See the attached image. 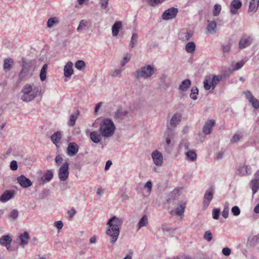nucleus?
Returning a JSON list of instances; mask_svg holds the SVG:
<instances>
[{
	"label": "nucleus",
	"mask_w": 259,
	"mask_h": 259,
	"mask_svg": "<svg viewBox=\"0 0 259 259\" xmlns=\"http://www.w3.org/2000/svg\"><path fill=\"white\" fill-rule=\"evenodd\" d=\"M123 223L121 218L113 216L107 223L108 228L106 230V235L110 238V243L113 245L117 241L120 233V227Z\"/></svg>",
	"instance_id": "obj_1"
},
{
	"label": "nucleus",
	"mask_w": 259,
	"mask_h": 259,
	"mask_svg": "<svg viewBox=\"0 0 259 259\" xmlns=\"http://www.w3.org/2000/svg\"><path fill=\"white\" fill-rule=\"evenodd\" d=\"M41 87L33 83H27L22 88L21 99L25 102H29L38 96Z\"/></svg>",
	"instance_id": "obj_2"
},
{
	"label": "nucleus",
	"mask_w": 259,
	"mask_h": 259,
	"mask_svg": "<svg viewBox=\"0 0 259 259\" xmlns=\"http://www.w3.org/2000/svg\"><path fill=\"white\" fill-rule=\"evenodd\" d=\"M175 137V132L167 126V130L164 134L163 141L160 144V149L168 154L170 153L174 149Z\"/></svg>",
	"instance_id": "obj_3"
},
{
	"label": "nucleus",
	"mask_w": 259,
	"mask_h": 259,
	"mask_svg": "<svg viewBox=\"0 0 259 259\" xmlns=\"http://www.w3.org/2000/svg\"><path fill=\"white\" fill-rule=\"evenodd\" d=\"M99 130L103 137L108 138L114 135L115 126L111 119L106 118L103 120Z\"/></svg>",
	"instance_id": "obj_4"
},
{
	"label": "nucleus",
	"mask_w": 259,
	"mask_h": 259,
	"mask_svg": "<svg viewBox=\"0 0 259 259\" xmlns=\"http://www.w3.org/2000/svg\"><path fill=\"white\" fill-rule=\"evenodd\" d=\"M156 71L154 67L151 65H145L134 73L135 77L139 79L140 78L148 79L150 78Z\"/></svg>",
	"instance_id": "obj_5"
},
{
	"label": "nucleus",
	"mask_w": 259,
	"mask_h": 259,
	"mask_svg": "<svg viewBox=\"0 0 259 259\" xmlns=\"http://www.w3.org/2000/svg\"><path fill=\"white\" fill-rule=\"evenodd\" d=\"M35 69V64L34 61L23 60L22 69L19 75V78L21 79H23V78L31 76Z\"/></svg>",
	"instance_id": "obj_6"
},
{
	"label": "nucleus",
	"mask_w": 259,
	"mask_h": 259,
	"mask_svg": "<svg viewBox=\"0 0 259 259\" xmlns=\"http://www.w3.org/2000/svg\"><path fill=\"white\" fill-rule=\"evenodd\" d=\"M69 163L65 162L58 170V176L61 181H66L69 176Z\"/></svg>",
	"instance_id": "obj_7"
},
{
	"label": "nucleus",
	"mask_w": 259,
	"mask_h": 259,
	"mask_svg": "<svg viewBox=\"0 0 259 259\" xmlns=\"http://www.w3.org/2000/svg\"><path fill=\"white\" fill-rule=\"evenodd\" d=\"M214 192L215 189L213 186L210 187L208 189L206 190L203 200V204L204 207L206 208L208 207L209 203L213 198Z\"/></svg>",
	"instance_id": "obj_8"
},
{
	"label": "nucleus",
	"mask_w": 259,
	"mask_h": 259,
	"mask_svg": "<svg viewBox=\"0 0 259 259\" xmlns=\"http://www.w3.org/2000/svg\"><path fill=\"white\" fill-rule=\"evenodd\" d=\"M178 13V9L176 8L172 7L165 10L163 13L161 18L165 20L172 19L176 18Z\"/></svg>",
	"instance_id": "obj_9"
},
{
	"label": "nucleus",
	"mask_w": 259,
	"mask_h": 259,
	"mask_svg": "<svg viewBox=\"0 0 259 259\" xmlns=\"http://www.w3.org/2000/svg\"><path fill=\"white\" fill-rule=\"evenodd\" d=\"M151 157L156 165H162L163 163V156L161 152L157 150H155L152 152Z\"/></svg>",
	"instance_id": "obj_10"
},
{
	"label": "nucleus",
	"mask_w": 259,
	"mask_h": 259,
	"mask_svg": "<svg viewBox=\"0 0 259 259\" xmlns=\"http://www.w3.org/2000/svg\"><path fill=\"white\" fill-rule=\"evenodd\" d=\"M79 147L76 143H69L67 148V153L70 156L75 155L78 152Z\"/></svg>",
	"instance_id": "obj_11"
},
{
	"label": "nucleus",
	"mask_w": 259,
	"mask_h": 259,
	"mask_svg": "<svg viewBox=\"0 0 259 259\" xmlns=\"http://www.w3.org/2000/svg\"><path fill=\"white\" fill-rule=\"evenodd\" d=\"M252 41V38L248 36H243L239 42V48L240 49H244L249 46Z\"/></svg>",
	"instance_id": "obj_12"
},
{
	"label": "nucleus",
	"mask_w": 259,
	"mask_h": 259,
	"mask_svg": "<svg viewBox=\"0 0 259 259\" xmlns=\"http://www.w3.org/2000/svg\"><path fill=\"white\" fill-rule=\"evenodd\" d=\"M237 171L241 176L250 175L251 174V168L245 164H240L237 169Z\"/></svg>",
	"instance_id": "obj_13"
},
{
	"label": "nucleus",
	"mask_w": 259,
	"mask_h": 259,
	"mask_svg": "<svg viewBox=\"0 0 259 259\" xmlns=\"http://www.w3.org/2000/svg\"><path fill=\"white\" fill-rule=\"evenodd\" d=\"M170 84V82L167 81L166 75H162L158 83L160 90L161 91H165L169 88Z\"/></svg>",
	"instance_id": "obj_14"
},
{
	"label": "nucleus",
	"mask_w": 259,
	"mask_h": 259,
	"mask_svg": "<svg viewBox=\"0 0 259 259\" xmlns=\"http://www.w3.org/2000/svg\"><path fill=\"white\" fill-rule=\"evenodd\" d=\"M242 6V3L239 0H233L230 4V13L232 15L237 13L238 10Z\"/></svg>",
	"instance_id": "obj_15"
},
{
	"label": "nucleus",
	"mask_w": 259,
	"mask_h": 259,
	"mask_svg": "<svg viewBox=\"0 0 259 259\" xmlns=\"http://www.w3.org/2000/svg\"><path fill=\"white\" fill-rule=\"evenodd\" d=\"M182 119V115L179 113H176L171 117L169 124L171 127H176L181 122Z\"/></svg>",
	"instance_id": "obj_16"
},
{
	"label": "nucleus",
	"mask_w": 259,
	"mask_h": 259,
	"mask_svg": "<svg viewBox=\"0 0 259 259\" xmlns=\"http://www.w3.org/2000/svg\"><path fill=\"white\" fill-rule=\"evenodd\" d=\"M215 124L214 120H208L205 123L203 127V132L205 135H209L211 132V129Z\"/></svg>",
	"instance_id": "obj_17"
},
{
	"label": "nucleus",
	"mask_w": 259,
	"mask_h": 259,
	"mask_svg": "<svg viewBox=\"0 0 259 259\" xmlns=\"http://www.w3.org/2000/svg\"><path fill=\"white\" fill-rule=\"evenodd\" d=\"M17 181L18 183L24 188H27L32 185L31 181L23 175L18 177Z\"/></svg>",
	"instance_id": "obj_18"
},
{
	"label": "nucleus",
	"mask_w": 259,
	"mask_h": 259,
	"mask_svg": "<svg viewBox=\"0 0 259 259\" xmlns=\"http://www.w3.org/2000/svg\"><path fill=\"white\" fill-rule=\"evenodd\" d=\"M186 203L185 201H179L177 204V207L175 211V214L178 216H182L184 214Z\"/></svg>",
	"instance_id": "obj_19"
},
{
	"label": "nucleus",
	"mask_w": 259,
	"mask_h": 259,
	"mask_svg": "<svg viewBox=\"0 0 259 259\" xmlns=\"http://www.w3.org/2000/svg\"><path fill=\"white\" fill-rule=\"evenodd\" d=\"M73 63L68 62L64 68V74L66 77H70L73 73Z\"/></svg>",
	"instance_id": "obj_20"
},
{
	"label": "nucleus",
	"mask_w": 259,
	"mask_h": 259,
	"mask_svg": "<svg viewBox=\"0 0 259 259\" xmlns=\"http://www.w3.org/2000/svg\"><path fill=\"white\" fill-rule=\"evenodd\" d=\"M53 177V174L51 170H48L44 175V178H41L39 180V184L43 185L50 182Z\"/></svg>",
	"instance_id": "obj_21"
},
{
	"label": "nucleus",
	"mask_w": 259,
	"mask_h": 259,
	"mask_svg": "<svg viewBox=\"0 0 259 259\" xmlns=\"http://www.w3.org/2000/svg\"><path fill=\"white\" fill-rule=\"evenodd\" d=\"M127 112L125 110L118 109L114 114V118L117 120H122L126 116Z\"/></svg>",
	"instance_id": "obj_22"
},
{
	"label": "nucleus",
	"mask_w": 259,
	"mask_h": 259,
	"mask_svg": "<svg viewBox=\"0 0 259 259\" xmlns=\"http://www.w3.org/2000/svg\"><path fill=\"white\" fill-rule=\"evenodd\" d=\"M13 196L14 194L11 191L6 190L0 196V201L6 202L13 198Z\"/></svg>",
	"instance_id": "obj_23"
},
{
	"label": "nucleus",
	"mask_w": 259,
	"mask_h": 259,
	"mask_svg": "<svg viewBox=\"0 0 259 259\" xmlns=\"http://www.w3.org/2000/svg\"><path fill=\"white\" fill-rule=\"evenodd\" d=\"M101 136V132L99 133L97 131L92 132L90 135L91 140L93 143L96 144L99 143L100 142Z\"/></svg>",
	"instance_id": "obj_24"
},
{
	"label": "nucleus",
	"mask_w": 259,
	"mask_h": 259,
	"mask_svg": "<svg viewBox=\"0 0 259 259\" xmlns=\"http://www.w3.org/2000/svg\"><path fill=\"white\" fill-rule=\"evenodd\" d=\"M208 25L207 26V31L208 32L210 33L211 34H214L217 32L216 28H217V23L214 21H210L209 20L207 21Z\"/></svg>",
	"instance_id": "obj_25"
},
{
	"label": "nucleus",
	"mask_w": 259,
	"mask_h": 259,
	"mask_svg": "<svg viewBox=\"0 0 259 259\" xmlns=\"http://www.w3.org/2000/svg\"><path fill=\"white\" fill-rule=\"evenodd\" d=\"M191 81L190 79L184 80L179 87V90L180 92H186L188 88L190 87Z\"/></svg>",
	"instance_id": "obj_26"
},
{
	"label": "nucleus",
	"mask_w": 259,
	"mask_h": 259,
	"mask_svg": "<svg viewBox=\"0 0 259 259\" xmlns=\"http://www.w3.org/2000/svg\"><path fill=\"white\" fill-rule=\"evenodd\" d=\"M62 133L59 132H55L52 136L51 137V140L52 142L57 146L58 147V144L60 143L61 139L62 138Z\"/></svg>",
	"instance_id": "obj_27"
},
{
	"label": "nucleus",
	"mask_w": 259,
	"mask_h": 259,
	"mask_svg": "<svg viewBox=\"0 0 259 259\" xmlns=\"http://www.w3.org/2000/svg\"><path fill=\"white\" fill-rule=\"evenodd\" d=\"M259 6V0H251L249 3L248 12L254 13Z\"/></svg>",
	"instance_id": "obj_28"
},
{
	"label": "nucleus",
	"mask_w": 259,
	"mask_h": 259,
	"mask_svg": "<svg viewBox=\"0 0 259 259\" xmlns=\"http://www.w3.org/2000/svg\"><path fill=\"white\" fill-rule=\"evenodd\" d=\"M13 64H14V61L12 59L10 58L5 59L4 61V65H3L4 70L6 72H7V71L10 70V69L12 67V65H13Z\"/></svg>",
	"instance_id": "obj_29"
},
{
	"label": "nucleus",
	"mask_w": 259,
	"mask_h": 259,
	"mask_svg": "<svg viewBox=\"0 0 259 259\" xmlns=\"http://www.w3.org/2000/svg\"><path fill=\"white\" fill-rule=\"evenodd\" d=\"M193 33L191 31H182L179 34V38L183 41L189 40L192 36Z\"/></svg>",
	"instance_id": "obj_30"
},
{
	"label": "nucleus",
	"mask_w": 259,
	"mask_h": 259,
	"mask_svg": "<svg viewBox=\"0 0 259 259\" xmlns=\"http://www.w3.org/2000/svg\"><path fill=\"white\" fill-rule=\"evenodd\" d=\"M20 240V244L21 245L24 246L28 243V240L29 239V235L27 232H25L23 234H21L19 236Z\"/></svg>",
	"instance_id": "obj_31"
},
{
	"label": "nucleus",
	"mask_w": 259,
	"mask_h": 259,
	"mask_svg": "<svg viewBox=\"0 0 259 259\" xmlns=\"http://www.w3.org/2000/svg\"><path fill=\"white\" fill-rule=\"evenodd\" d=\"M12 241V238L9 235H4L0 238V244L2 245L7 247L10 245Z\"/></svg>",
	"instance_id": "obj_32"
},
{
	"label": "nucleus",
	"mask_w": 259,
	"mask_h": 259,
	"mask_svg": "<svg viewBox=\"0 0 259 259\" xmlns=\"http://www.w3.org/2000/svg\"><path fill=\"white\" fill-rule=\"evenodd\" d=\"M250 187L252 190V194H255L259 189V182L253 179L250 182Z\"/></svg>",
	"instance_id": "obj_33"
},
{
	"label": "nucleus",
	"mask_w": 259,
	"mask_h": 259,
	"mask_svg": "<svg viewBox=\"0 0 259 259\" xmlns=\"http://www.w3.org/2000/svg\"><path fill=\"white\" fill-rule=\"evenodd\" d=\"M122 26V23L120 21L116 22L112 27V35L116 36L118 35L119 30Z\"/></svg>",
	"instance_id": "obj_34"
},
{
	"label": "nucleus",
	"mask_w": 259,
	"mask_h": 259,
	"mask_svg": "<svg viewBox=\"0 0 259 259\" xmlns=\"http://www.w3.org/2000/svg\"><path fill=\"white\" fill-rule=\"evenodd\" d=\"M222 75H214L212 77L210 75V80L212 90L215 88L217 84L222 80Z\"/></svg>",
	"instance_id": "obj_35"
},
{
	"label": "nucleus",
	"mask_w": 259,
	"mask_h": 259,
	"mask_svg": "<svg viewBox=\"0 0 259 259\" xmlns=\"http://www.w3.org/2000/svg\"><path fill=\"white\" fill-rule=\"evenodd\" d=\"M196 45L193 41L189 42L185 46L186 51L188 53H194Z\"/></svg>",
	"instance_id": "obj_36"
},
{
	"label": "nucleus",
	"mask_w": 259,
	"mask_h": 259,
	"mask_svg": "<svg viewBox=\"0 0 259 259\" xmlns=\"http://www.w3.org/2000/svg\"><path fill=\"white\" fill-rule=\"evenodd\" d=\"M48 69V65L47 64H45L42 67L41 69L40 72V79L41 81H45L47 78V71Z\"/></svg>",
	"instance_id": "obj_37"
},
{
	"label": "nucleus",
	"mask_w": 259,
	"mask_h": 259,
	"mask_svg": "<svg viewBox=\"0 0 259 259\" xmlns=\"http://www.w3.org/2000/svg\"><path fill=\"white\" fill-rule=\"evenodd\" d=\"M59 23L58 18L54 17H51L48 20L47 27L52 28Z\"/></svg>",
	"instance_id": "obj_38"
},
{
	"label": "nucleus",
	"mask_w": 259,
	"mask_h": 259,
	"mask_svg": "<svg viewBox=\"0 0 259 259\" xmlns=\"http://www.w3.org/2000/svg\"><path fill=\"white\" fill-rule=\"evenodd\" d=\"M148 224V217L146 215H144L139 221L138 223V230L141 229L143 227L146 226Z\"/></svg>",
	"instance_id": "obj_39"
},
{
	"label": "nucleus",
	"mask_w": 259,
	"mask_h": 259,
	"mask_svg": "<svg viewBox=\"0 0 259 259\" xmlns=\"http://www.w3.org/2000/svg\"><path fill=\"white\" fill-rule=\"evenodd\" d=\"M78 114L79 111H77L75 114H71L70 115L69 120L68 122V125L69 126H73L75 125Z\"/></svg>",
	"instance_id": "obj_40"
},
{
	"label": "nucleus",
	"mask_w": 259,
	"mask_h": 259,
	"mask_svg": "<svg viewBox=\"0 0 259 259\" xmlns=\"http://www.w3.org/2000/svg\"><path fill=\"white\" fill-rule=\"evenodd\" d=\"M203 84L204 88L206 90H209L211 88H212L210 80V75L206 76L205 77V79L203 81Z\"/></svg>",
	"instance_id": "obj_41"
},
{
	"label": "nucleus",
	"mask_w": 259,
	"mask_h": 259,
	"mask_svg": "<svg viewBox=\"0 0 259 259\" xmlns=\"http://www.w3.org/2000/svg\"><path fill=\"white\" fill-rule=\"evenodd\" d=\"M138 34L136 33H133L130 43V47L131 48H133L136 46L138 41Z\"/></svg>",
	"instance_id": "obj_42"
},
{
	"label": "nucleus",
	"mask_w": 259,
	"mask_h": 259,
	"mask_svg": "<svg viewBox=\"0 0 259 259\" xmlns=\"http://www.w3.org/2000/svg\"><path fill=\"white\" fill-rule=\"evenodd\" d=\"M187 157L192 161L196 159L197 155L193 151H188L186 153Z\"/></svg>",
	"instance_id": "obj_43"
},
{
	"label": "nucleus",
	"mask_w": 259,
	"mask_h": 259,
	"mask_svg": "<svg viewBox=\"0 0 259 259\" xmlns=\"http://www.w3.org/2000/svg\"><path fill=\"white\" fill-rule=\"evenodd\" d=\"M198 94V89L197 87H193L191 89V93L190 94V98L195 100L197 99V95Z\"/></svg>",
	"instance_id": "obj_44"
},
{
	"label": "nucleus",
	"mask_w": 259,
	"mask_h": 259,
	"mask_svg": "<svg viewBox=\"0 0 259 259\" xmlns=\"http://www.w3.org/2000/svg\"><path fill=\"white\" fill-rule=\"evenodd\" d=\"M85 63L82 60H78L75 64V67L78 70H81L85 68Z\"/></svg>",
	"instance_id": "obj_45"
},
{
	"label": "nucleus",
	"mask_w": 259,
	"mask_h": 259,
	"mask_svg": "<svg viewBox=\"0 0 259 259\" xmlns=\"http://www.w3.org/2000/svg\"><path fill=\"white\" fill-rule=\"evenodd\" d=\"M222 9L221 6L219 4H215L213 10V15L217 16L219 15Z\"/></svg>",
	"instance_id": "obj_46"
},
{
	"label": "nucleus",
	"mask_w": 259,
	"mask_h": 259,
	"mask_svg": "<svg viewBox=\"0 0 259 259\" xmlns=\"http://www.w3.org/2000/svg\"><path fill=\"white\" fill-rule=\"evenodd\" d=\"M179 146L180 148H184L185 150L188 151L189 147V143L187 140H183L181 141Z\"/></svg>",
	"instance_id": "obj_47"
},
{
	"label": "nucleus",
	"mask_w": 259,
	"mask_h": 259,
	"mask_svg": "<svg viewBox=\"0 0 259 259\" xmlns=\"http://www.w3.org/2000/svg\"><path fill=\"white\" fill-rule=\"evenodd\" d=\"M245 62L243 60L240 61L235 63L233 67V70H238L240 69L244 64Z\"/></svg>",
	"instance_id": "obj_48"
},
{
	"label": "nucleus",
	"mask_w": 259,
	"mask_h": 259,
	"mask_svg": "<svg viewBox=\"0 0 259 259\" xmlns=\"http://www.w3.org/2000/svg\"><path fill=\"white\" fill-rule=\"evenodd\" d=\"M232 46V42L230 41L226 45H223V51L224 53H229L230 51L231 48Z\"/></svg>",
	"instance_id": "obj_49"
},
{
	"label": "nucleus",
	"mask_w": 259,
	"mask_h": 259,
	"mask_svg": "<svg viewBox=\"0 0 259 259\" xmlns=\"http://www.w3.org/2000/svg\"><path fill=\"white\" fill-rule=\"evenodd\" d=\"M259 243V235L253 237L250 240V244L252 246H255Z\"/></svg>",
	"instance_id": "obj_50"
},
{
	"label": "nucleus",
	"mask_w": 259,
	"mask_h": 259,
	"mask_svg": "<svg viewBox=\"0 0 259 259\" xmlns=\"http://www.w3.org/2000/svg\"><path fill=\"white\" fill-rule=\"evenodd\" d=\"M204 239L207 241H210L212 239V235L210 231H206L204 234Z\"/></svg>",
	"instance_id": "obj_51"
},
{
	"label": "nucleus",
	"mask_w": 259,
	"mask_h": 259,
	"mask_svg": "<svg viewBox=\"0 0 259 259\" xmlns=\"http://www.w3.org/2000/svg\"><path fill=\"white\" fill-rule=\"evenodd\" d=\"M88 25V22L84 20H81L80 21L79 24L77 28V31H80Z\"/></svg>",
	"instance_id": "obj_52"
},
{
	"label": "nucleus",
	"mask_w": 259,
	"mask_h": 259,
	"mask_svg": "<svg viewBox=\"0 0 259 259\" xmlns=\"http://www.w3.org/2000/svg\"><path fill=\"white\" fill-rule=\"evenodd\" d=\"M131 57V55L130 54H125L123 57L122 61L121 62V65L124 66L130 61Z\"/></svg>",
	"instance_id": "obj_53"
},
{
	"label": "nucleus",
	"mask_w": 259,
	"mask_h": 259,
	"mask_svg": "<svg viewBox=\"0 0 259 259\" xmlns=\"http://www.w3.org/2000/svg\"><path fill=\"white\" fill-rule=\"evenodd\" d=\"M152 184L150 181H148L144 185V188L147 189V192L148 194L151 193L152 190Z\"/></svg>",
	"instance_id": "obj_54"
},
{
	"label": "nucleus",
	"mask_w": 259,
	"mask_h": 259,
	"mask_svg": "<svg viewBox=\"0 0 259 259\" xmlns=\"http://www.w3.org/2000/svg\"><path fill=\"white\" fill-rule=\"evenodd\" d=\"M252 106L255 108L257 109L259 108V101L254 97L249 101Z\"/></svg>",
	"instance_id": "obj_55"
},
{
	"label": "nucleus",
	"mask_w": 259,
	"mask_h": 259,
	"mask_svg": "<svg viewBox=\"0 0 259 259\" xmlns=\"http://www.w3.org/2000/svg\"><path fill=\"white\" fill-rule=\"evenodd\" d=\"M231 212L235 216H238L240 213V210L238 206H234L231 209Z\"/></svg>",
	"instance_id": "obj_56"
},
{
	"label": "nucleus",
	"mask_w": 259,
	"mask_h": 259,
	"mask_svg": "<svg viewBox=\"0 0 259 259\" xmlns=\"http://www.w3.org/2000/svg\"><path fill=\"white\" fill-rule=\"evenodd\" d=\"M18 216V211L17 209L12 210L10 214L9 218H12L13 220H15Z\"/></svg>",
	"instance_id": "obj_57"
},
{
	"label": "nucleus",
	"mask_w": 259,
	"mask_h": 259,
	"mask_svg": "<svg viewBox=\"0 0 259 259\" xmlns=\"http://www.w3.org/2000/svg\"><path fill=\"white\" fill-rule=\"evenodd\" d=\"M122 71V69H116L112 71L111 72L110 74L112 77L120 76Z\"/></svg>",
	"instance_id": "obj_58"
},
{
	"label": "nucleus",
	"mask_w": 259,
	"mask_h": 259,
	"mask_svg": "<svg viewBox=\"0 0 259 259\" xmlns=\"http://www.w3.org/2000/svg\"><path fill=\"white\" fill-rule=\"evenodd\" d=\"M220 210L219 209L215 208L212 210V217L215 220H218L219 218Z\"/></svg>",
	"instance_id": "obj_59"
},
{
	"label": "nucleus",
	"mask_w": 259,
	"mask_h": 259,
	"mask_svg": "<svg viewBox=\"0 0 259 259\" xmlns=\"http://www.w3.org/2000/svg\"><path fill=\"white\" fill-rule=\"evenodd\" d=\"M241 138V136L239 135V134H235L233 137L232 138L231 140V143H235L237 142Z\"/></svg>",
	"instance_id": "obj_60"
},
{
	"label": "nucleus",
	"mask_w": 259,
	"mask_h": 259,
	"mask_svg": "<svg viewBox=\"0 0 259 259\" xmlns=\"http://www.w3.org/2000/svg\"><path fill=\"white\" fill-rule=\"evenodd\" d=\"M231 253V250L230 248L226 247L223 248L222 253L225 256H229Z\"/></svg>",
	"instance_id": "obj_61"
},
{
	"label": "nucleus",
	"mask_w": 259,
	"mask_h": 259,
	"mask_svg": "<svg viewBox=\"0 0 259 259\" xmlns=\"http://www.w3.org/2000/svg\"><path fill=\"white\" fill-rule=\"evenodd\" d=\"M76 213V211L74 208H72L71 209L67 211L69 219H71Z\"/></svg>",
	"instance_id": "obj_62"
},
{
	"label": "nucleus",
	"mask_w": 259,
	"mask_h": 259,
	"mask_svg": "<svg viewBox=\"0 0 259 259\" xmlns=\"http://www.w3.org/2000/svg\"><path fill=\"white\" fill-rule=\"evenodd\" d=\"M244 95L246 99L249 101L252 99H253L254 97L252 95L251 93L249 91H246L244 92Z\"/></svg>",
	"instance_id": "obj_63"
},
{
	"label": "nucleus",
	"mask_w": 259,
	"mask_h": 259,
	"mask_svg": "<svg viewBox=\"0 0 259 259\" xmlns=\"http://www.w3.org/2000/svg\"><path fill=\"white\" fill-rule=\"evenodd\" d=\"M109 0H100V4L102 9H105L107 8Z\"/></svg>",
	"instance_id": "obj_64"
}]
</instances>
